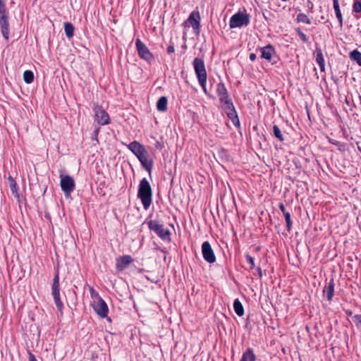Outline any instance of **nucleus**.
Returning a JSON list of instances; mask_svg holds the SVG:
<instances>
[{
    "label": "nucleus",
    "instance_id": "nucleus-1",
    "mask_svg": "<svg viewBox=\"0 0 361 361\" xmlns=\"http://www.w3.org/2000/svg\"><path fill=\"white\" fill-rule=\"evenodd\" d=\"M133 154L138 159L142 167L149 173H151L153 161L147 158V152L144 145L137 141H133L126 145Z\"/></svg>",
    "mask_w": 361,
    "mask_h": 361
},
{
    "label": "nucleus",
    "instance_id": "nucleus-2",
    "mask_svg": "<svg viewBox=\"0 0 361 361\" xmlns=\"http://www.w3.org/2000/svg\"><path fill=\"white\" fill-rule=\"evenodd\" d=\"M137 197L140 199L145 209H148L152 202V192L150 184L146 178H142L139 184Z\"/></svg>",
    "mask_w": 361,
    "mask_h": 361
},
{
    "label": "nucleus",
    "instance_id": "nucleus-3",
    "mask_svg": "<svg viewBox=\"0 0 361 361\" xmlns=\"http://www.w3.org/2000/svg\"><path fill=\"white\" fill-rule=\"evenodd\" d=\"M195 73L196 74L197 80L200 85L202 87L203 92L205 94H208V91L206 87L207 75L204 65V62L202 59L195 58L192 61Z\"/></svg>",
    "mask_w": 361,
    "mask_h": 361
},
{
    "label": "nucleus",
    "instance_id": "nucleus-4",
    "mask_svg": "<svg viewBox=\"0 0 361 361\" xmlns=\"http://www.w3.org/2000/svg\"><path fill=\"white\" fill-rule=\"evenodd\" d=\"M249 23V15L239 11L231 16L229 21V26L230 28L241 27L248 25Z\"/></svg>",
    "mask_w": 361,
    "mask_h": 361
},
{
    "label": "nucleus",
    "instance_id": "nucleus-5",
    "mask_svg": "<svg viewBox=\"0 0 361 361\" xmlns=\"http://www.w3.org/2000/svg\"><path fill=\"white\" fill-rule=\"evenodd\" d=\"M147 224L149 228L154 231L161 240H170V231L166 228L163 224H159L157 221H149Z\"/></svg>",
    "mask_w": 361,
    "mask_h": 361
},
{
    "label": "nucleus",
    "instance_id": "nucleus-6",
    "mask_svg": "<svg viewBox=\"0 0 361 361\" xmlns=\"http://www.w3.org/2000/svg\"><path fill=\"white\" fill-rule=\"evenodd\" d=\"M51 295L57 309L62 313L63 305L60 298L59 275L58 271L55 273L54 276L51 286Z\"/></svg>",
    "mask_w": 361,
    "mask_h": 361
},
{
    "label": "nucleus",
    "instance_id": "nucleus-7",
    "mask_svg": "<svg viewBox=\"0 0 361 361\" xmlns=\"http://www.w3.org/2000/svg\"><path fill=\"white\" fill-rule=\"evenodd\" d=\"M135 46L138 56L143 60L151 63L154 59V56L148 49V47L140 39L135 40Z\"/></svg>",
    "mask_w": 361,
    "mask_h": 361
},
{
    "label": "nucleus",
    "instance_id": "nucleus-8",
    "mask_svg": "<svg viewBox=\"0 0 361 361\" xmlns=\"http://www.w3.org/2000/svg\"><path fill=\"white\" fill-rule=\"evenodd\" d=\"M61 178V190L63 191L66 197H68L71 195V193L75 189V182L73 178L67 175V176H60Z\"/></svg>",
    "mask_w": 361,
    "mask_h": 361
},
{
    "label": "nucleus",
    "instance_id": "nucleus-9",
    "mask_svg": "<svg viewBox=\"0 0 361 361\" xmlns=\"http://www.w3.org/2000/svg\"><path fill=\"white\" fill-rule=\"evenodd\" d=\"M94 312L102 318L107 317L109 308L106 303L101 297H97L92 303Z\"/></svg>",
    "mask_w": 361,
    "mask_h": 361
},
{
    "label": "nucleus",
    "instance_id": "nucleus-10",
    "mask_svg": "<svg viewBox=\"0 0 361 361\" xmlns=\"http://www.w3.org/2000/svg\"><path fill=\"white\" fill-rule=\"evenodd\" d=\"M95 120L101 126H104L110 122V118L108 113L99 105H94L93 107Z\"/></svg>",
    "mask_w": 361,
    "mask_h": 361
},
{
    "label": "nucleus",
    "instance_id": "nucleus-11",
    "mask_svg": "<svg viewBox=\"0 0 361 361\" xmlns=\"http://www.w3.org/2000/svg\"><path fill=\"white\" fill-rule=\"evenodd\" d=\"M202 254L204 259L209 263L213 264L216 262V256L208 241H204L202 245Z\"/></svg>",
    "mask_w": 361,
    "mask_h": 361
},
{
    "label": "nucleus",
    "instance_id": "nucleus-12",
    "mask_svg": "<svg viewBox=\"0 0 361 361\" xmlns=\"http://www.w3.org/2000/svg\"><path fill=\"white\" fill-rule=\"evenodd\" d=\"M188 22L190 23L192 29L195 31L199 32L200 29V16L198 11H192L188 19Z\"/></svg>",
    "mask_w": 361,
    "mask_h": 361
},
{
    "label": "nucleus",
    "instance_id": "nucleus-13",
    "mask_svg": "<svg viewBox=\"0 0 361 361\" xmlns=\"http://www.w3.org/2000/svg\"><path fill=\"white\" fill-rule=\"evenodd\" d=\"M0 26L1 31L4 38L6 40H8L9 39V23H8V16L2 17L0 18Z\"/></svg>",
    "mask_w": 361,
    "mask_h": 361
},
{
    "label": "nucleus",
    "instance_id": "nucleus-14",
    "mask_svg": "<svg viewBox=\"0 0 361 361\" xmlns=\"http://www.w3.org/2000/svg\"><path fill=\"white\" fill-rule=\"evenodd\" d=\"M334 280L332 277L329 282L324 286L323 293L326 295L328 301H331L334 295Z\"/></svg>",
    "mask_w": 361,
    "mask_h": 361
},
{
    "label": "nucleus",
    "instance_id": "nucleus-15",
    "mask_svg": "<svg viewBox=\"0 0 361 361\" xmlns=\"http://www.w3.org/2000/svg\"><path fill=\"white\" fill-rule=\"evenodd\" d=\"M229 119L232 121L233 124L239 128L240 127V121L239 118L237 114V112L235 109L234 106L233 107H231V109H224Z\"/></svg>",
    "mask_w": 361,
    "mask_h": 361
},
{
    "label": "nucleus",
    "instance_id": "nucleus-16",
    "mask_svg": "<svg viewBox=\"0 0 361 361\" xmlns=\"http://www.w3.org/2000/svg\"><path fill=\"white\" fill-rule=\"evenodd\" d=\"M132 262V258L130 255H124L117 259L116 267L118 270H123Z\"/></svg>",
    "mask_w": 361,
    "mask_h": 361
},
{
    "label": "nucleus",
    "instance_id": "nucleus-17",
    "mask_svg": "<svg viewBox=\"0 0 361 361\" xmlns=\"http://www.w3.org/2000/svg\"><path fill=\"white\" fill-rule=\"evenodd\" d=\"M333 7H334V9L335 11L336 18L338 19V21L339 23V26L341 27H342L343 23V16H342L341 9H340L338 0H333Z\"/></svg>",
    "mask_w": 361,
    "mask_h": 361
},
{
    "label": "nucleus",
    "instance_id": "nucleus-18",
    "mask_svg": "<svg viewBox=\"0 0 361 361\" xmlns=\"http://www.w3.org/2000/svg\"><path fill=\"white\" fill-rule=\"evenodd\" d=\"M315 54H316V61L318 63L321 71H324L325 63H324V59L323 56L322 49L320 48L317 47L316 49Z\"/></svg>",
    "mask_w": 361,
    "mask_h": 361
},
{
    "label": "nucleus",
    "instance_id": "nucleus-19",
    "mask_svg": "<svg viewBox=\"0 0 361 361\" xmlns=\"http://www.w3.org/2000/svg\"><path fill=\"white\" fill-rule=\"evenodd\" d=\"M273 53L274 49L271 45H267L261 49V57L268 61L271 60Z\"/></svg>",
    "mask_w": 361,
    "mask_h": 361
},
{
    "label": "nucleus",
    "instance_id": "nucleus-20",
    "mask_svg": "<svg viewBox=\"0 0 361 361\" xmlns=\"http://www.w3.org/2000/svg\"><path fill=\"white\" fill-rule=\"evenodd\" d=\"M168 99L166 97H161L157 102V109L160 112H165L167 110Z\"/></svg>",
    "mask_w": 361,
    "mask_h": 361
},
{
    "label": "nucleus",
    "instance_id": "nucleus-21",
    "mask_svg": "<svg viewBox=\"0 0 361 361\" xmlns=\"http://www.w3.org/2000/svg\"><path fill=\"white\" fill-rule=\"evenodd\" d=\"M240 361H256V356L253 350L248 348L244 352Z\"/></svg>",
    "mask_w": 361,
    "mask_h": 361
},
{
    "label": "nucleus",
    "instance_id": "nucleus-22",
    "mask_svg": "<svg viewBox=\"0 0 361 361\" xmlns=\"http://www.w3.org/2000/svg\"><path fill=\"white\" fill-rule=\"evenodd\" d=\"M8 183H9V187H10V189L11 190L12 194L13 195V196L15 197L18 198L19 197V194H18V185H17L16 182L13 178V177L11 176H8Z\"/></svg>",
    "mask_w": 361,
    "mask_h": 361
},
{
    "label": "nucleus",
    "instance_id": "nucleus-23",
    "mask_svg": "<svg viewBox=\"0 0 361 361\" xmlns=\"http://www.w3.org/2000/svg\"><path fill=\"white\" fill-rule=\"evenodd\" d=\"M279 207L284 215L288 230V231H290L292 225L290 214L286 210L285 207L283 204H280Z\"/></svg>",
    "mask_w": 361,
    "mask_h": 361
},
{
    "label": "nucleus",
    "instance_id": "nucleus-24",
    "mask_svg": "<svg viewBox=\"0 0 361 361\" xmlns=\"http://www.w3.org/2000/svg\"><path fill=\"white\" fill-rule=\"evenodd\" d=\"M220 102L223 104L224 109H231L233 104L231 99L229 98L228 94L219 97Z\"/></svg>",
    "mask_w": 361,
    "mask_h": 361
},
{
    "label": "nucleus",
    "instance_id": "nucleus-25",
    "mask_svg": "<svg viewBox=\"0 0 361 361\" xmlns=\"http://www.w3.org/2000/svg\"><path fill=\"white\" fill-rule=\"evenodd\" d=\"M233 309L237 315L241 317L244 314L243 306L238 298L233 302Z\"/></svg>",
    "mask_w": 361,
    "mask_h": 361
},
{
    "label": "nucleus",
    "instance_id": "nucleus-26",
    "mask_svg": "<svg viewBox=\"0 0 361 361\" xmlns=\"http://www.w3.org/2000/svg\"><path fill=\"white\" fill-rule=\"evenodd\" d=\"M350 59L355 61L360 66H361V52L357 49L351 51L349 54Z\"/></svg>",
    "mask_w": 361,
    "mask_h": 361
},
{
    "label": "nucleus",
    "instance_id": "nucleus-27",
    "mask_svg": "<svg viewBox=\"0 0 361 361\" xmlns=\"http://www.w3.org/2000/svg\"><path fill=\"white\" fill-rule=\"evenodd\" d=\"M74 26L72 23L66 22L64 23V31L66 37L68 39H71L74 35Z\"/></svg>",
    "mask_w": 361,
    "mask_h": 361
},
{
    "label": "nucleus",
    "instance_id": "nucleus-28",
    "mask_svg": "<svg viewBox=\"0 0 361 361\" xmlns=\"http://www.w3.org/2000/svg\"><path fill=\"white\" fill-rule=\"evenodd\" d=\"M296 21L298 23H305L307 25H310L312 23L311 19L303 13H299L297 15Z\"/></svg>",
    "mask_w": 361,
    "mask_h": 361
},
{
    "label": "nucleus",
    "instance_id": "nucleus-29",
    "mask_svg": "<svg viewBox=\"0 0 361 361\" xmlns=\"http://www.w3.org/2000/svg\"><path fill=\"white\" fill-rule=\"evenodd\" d=\"M23 80L25 83L30 84L34 81V74L31 71H25L23 73Z\"/></svg>",
    "mask_w": 361,
    "mask_h": 361
},
{
    "label": "nucleus",
    "instance_id": "nucleus-30",
    "mask_svg": "<svg viewBox=\"0 0 361 361\" xmlns=\"http://www.w3.org/2000/svg\"><path fill=\"white\" fill-rule=\"evenodd\" d=\"M216 93L219 97L228 94L225 85L223 82H219L217 85Z\"/></svg>",
    "mask_w": 361,
    "mask_h": 361
},
{
    "label": "nucleus",
    "instance_id": "nucleus-31",
    "mask_svg": "<svg viewBox=\"0 0 361 361\" xmlns=\"http://www.w3.org/2000/svg\"><path fill=\"white\" fill-rule=\"evenodd\" d=\"M353 12L355 13H361V0L353 1Z\"/></svg>",
    "mask_w": 361,
    "mask_h": 361
},
{
    "label": "nucleus",
    "instance_id": "nucleus-32",
    "mask_svg": "<svg viewBox=\"0 0 361 361\" xmlns=\"http://www.w3.org/2000/svg\"><path fill=\"white\" fill-rule=\"evenodd\" d=\"M295 31L297 32L298 35H299L300 39L305 42V43H309V38L306 36L305 34H304V32H302V28L300 27H297L295 29Z\"/></svg>",
    "mask_w": 361,
    "mask_h": 361
},
{
    "label": "nucleus",
    "instance_id": "nucleus-33",
    "mask_svg": "<svg viewBox=\"0 0 361 361\" xmlns=\"http://www.w3.org/2000/svg\"><path fill=\"white\" fill-rule=\"evenodd\" d=\"M8 16V11L6 7L5 1H0V18Z\"/></svg>",
    "mask_w": 361,
    "mask_h": 361
},
{
    "label": "nucleus",
    "instance_id": "nucleus-34",
    "mask_svg": "<svg viewBox=\"0 0 361 361\" xmlns=\"http://www.w3.org/2000/svg\"><path fill=\"white\" fill-rule=\"evenodd\" d=\"M273 132H274V136L276 138H278L279 140L282 141L283 140L281 131L277 126H276V125L274 126Z\"/></svg>",
    "mask_w": 361,
    "mask_h": 361
},
{
    "label": "nucleus",
    "instance_id": "nucleus-35",
    "mask_svg": "<svg viewBox=\"0 0 361 361\" xmlns=\"http://www.w3.org/2000/svg\"><path fill=\"white\" fill-rule=\"evenodd\" d=\"M329 142L334 145L338 146L339 151L344 150V145L341 144L339 141L334 139L329 138Z\"/></svg>",
    "mask_w": 361,
    "mask_h": 361
},
{
    "label": "nucleus",
    "instance_id": "nucleus-36",
    "mask_svg": "<svg viewBox=\"0 0 361 361\" xmlns=\"http://www.w3.org/2000/svg\"><path fill=\"white\" fill-rule=\"evenodd\" d=\"M245 259L247 263L250 265V269H253L255 266V259L250 255H245Z\"/></svg>",
    "mask_w": 361,
    "mask_h": 361
},
{
    "label": "nucleus",
    "instance_id": "nucleus-37",
    "mask_svg": "<svg viewBox=\"0 0 361 361\" xmlns=\"http://www.w3.org/2000/svg\"><path fill=\"white\" fill-rule=\"evenodd\" d=\"M360 315L361 314H355V315L353 316V320L355 323V325L357 327H359L360 326H361V319L360 317Z\"/></svg>",
    "mask_w": 361,
    "mask_h": 361
},
{
    "label": "nucleus",
    "instance_id": "nucleus-38",
    "mask_svg": "<svg viewBox=\"0 0 361 361\" xmlns=\"http://www.w3.org/2000/svg\"><path fill=\"white\" fill-rule=\"evenodd\" d=\"M90 291L91 297L94 299V300L97 297H100L98 293L93 288H90Z\"/></svg>",
    "mask_w": 361,
    "mask_h": 361
},
{
    "label": "nucleus",
    "instance_id": "nucleus-39",
    "mask_svg": "<svg viewBox=\"0 0 361 361\" xmlns=\"http://www.w3.org/2000/svg\"><path fill=\"white\" fill-rule=\"evenodd\" d=\"M28 355L29 361H37L35 356L30 350H28Z\"/></svg>",
    "mask_w": 361,
    "mask_h": 361
},
{
    "label": "nucleus",
    "instance_id": "nucleus-40",
    "mask_svg": "<svg viewBox=\"0 0 361 361\" xmlns=\"http://www.w3.org/2000/svg\"><path fill=\"white\" fill-rule=\"evenodd\" d=\"M175 51L174 46L173 44L169 45L167 48V52L169 54H172Z\"/></svg>",
    "mask_w": 361,
    "mask_h": 361
},
{
    "label": "nucleus",
    "instance_id": "nucleus-41",
    "mask_svg": "<svg viewBox=\"0 0 361 361\" xmlns=\"http://www.w3.org/2000/svg\"><path fill=\"white\" fill-rule=\"evenodd\" d=\"M256 54L254 53H251L249 56V59L251 61H254L256 59Z\"/></svg>",
    "mask_w": 361,
    "mask_h": 361
},
{
    "label": "nucleus",
    "instance_id": "nucleus-42",
    "mask_svg": "<svg viewBox=\"0 0 361 361\" xmlns=\"http://www.w3.org/2000/svg\"><path fill=\"white\" fill-rule=\"evenodd\" d=\"M155 147L157 148V149H162L163 147V144L159 142V141H157L156 144H155Z\"/></svg>",
    "mask_w": 361,
    "mask_h": 361
},
{
    "label": "nucleus",
    "instance_id": "nucleus-43",
    "mask_svg": "<svg viewBox=\"0 0 361 361\" xmlns=\"http://www.w3.org/2000/svg\"><path fill=\"white\" fill-rule=\"evenodd\" d=\"M345 313L348 317H353V312L350 310H345Z\"/></svg>",
    "mask_w": 361,
    "mask_h": 361
},
{
    "label": "nucleus",
    "instance_id": "nucleus-44",
    "mask_svg": "<svg viewBox=\"0 0 361 361\" xmlns=\"http://www.w3.org/2000/svg\"><path fill=\"white\" fill-rule=\"evenodd\" d=\"M257 271L259 276L261 278L262 276V272L261 268L257 267Z\"/></svg>",
    "mask_w": 361,
    "mask_h": 361
},
{
    "label": "nucleus",
    "instance_id": "nucleus-45",
    "mask_svg": "<svg viewBox=\"0 0 361 361\" xmlns=\"http://www.w3.org/2000/svg\"><path fill=\"white\" fill-rule=\"evenodd\" d=\"M303 149H304V148H303L302 146H300V147H299V149H298V154H299L300 156H301V152L303 151Z\"/></svg>",
    "mask_w": 361,
    "mask_h": 361
},
{
    "label": "nucleus",
    "instance_id": "nucleus-46",
    "mask_svg": "<svg viewBox=\"0 0 361 361\" xmlns=\"http://www.w3.org/2000/svg\"><path fill=\"white\" fill-rule=\"evenodd\" d=\"M296 186H297L298 188H299V185H297ZM298 193H299V191H298V189H297V190L295 191L296 195H298Z\"/></svg>",
    "mask_w": 361,
    "mask_h": 361
},
{
    "label": "nucleus",
    "instance_id": "nucleus-47",
    "mask_svg": "<svg viewBox=\"0 0 361 361\" xmlns=\"http://www.w3.org/2000/svg\"><path fill=\"white\" fill-rule=\"evenodd\" d=\"M345 103H346L347 104H349V101L348 100V99H347V98L345 99Z\"/></svg>",
    "mask_w": 361,
    "mask_h": 361
},
{
    "label": "nucleus",
    "instance_id": "nucleus-48",
    "mask_svg": "<svg viewBox=\"0 0 361 361\" xmlns=\"http://www.w3.org/2000/svg\"><path fill=\"white\" fill-rule=\"evenodd\" d=\"M359 99H360V104H361V94H359Z\"/></svg>",
    "mask_w": 361,
    "mask_h": 361
},
{
    "label": "nucleus",
    "instance_id": "nucleus-49",
    "mask_svg": "<svg viewBox=\"0 0 361 361\" xmlns=\"http://www.w3.org/2000/svg\"><path fill=\"white\" fill-rule=\"evenodd\" d=\"M0 1H5V0H0Z\"/></svg>",
    "mask_w": 361,
    "mask_h": 361
},
{
    "label": "nucleus",
    "instance_id": "nucleus-50",
    "mask_svg": "<svg viewBox=\"0 0 361 361\" xmlns=\"http://www.w3.org/2000/svg\"><path fill=\"white\" fill-rule=\"evenodd\" d=\"M360 319H361V314H360Z\"/></svg>",
    "mask_w": 361,
    "mask_h": 361
}]
</instances>
